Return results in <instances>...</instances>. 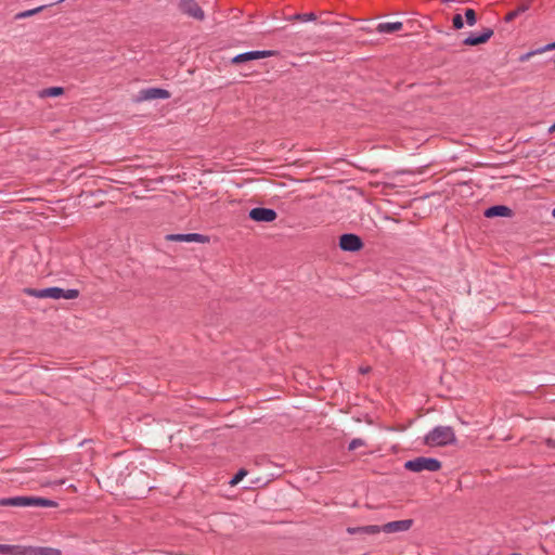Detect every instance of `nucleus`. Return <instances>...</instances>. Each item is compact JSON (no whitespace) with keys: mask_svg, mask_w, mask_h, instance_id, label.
Here are the masks:
<instances>
[{"mask_svg":"<svg viewBox=\"0 0 555 555\" xmlns=\"http://www.w3.org/2000/svg\"><path fill=\"white\" fill-rule=\"evenodd\" d=\"M550 50H555V41L537 49V52L542 53Z\"/></svg>","mask_w":555,"mask_h":555,"instance_id":"393cba45","label":"nucleus"},{"mask_svg":"<svg viewBox=\"0 0 555 555\" xmlns=\"http://www.w3.org/2000/svg\"><path fill=\"white\" fill-rule=\"evenodd\" d=\"M379 532H382V526H377V525L362 526V534H377Z\"/></svg>","mask_w":555,"mask_h":555,"instance_id":"6ab92c4d","label":"nucleus"},{"mask_svg":"<svg viewBox=\"0 0 555 555\" xmlns=\"http://www.w3.org/2000/svg\"><path fill=\"white\" fill-rule=\"evenodd\" d=\"M167 241L173 242H196V243H207L209 241L208 236L199 234V233H186V234H168L166 235Z\"/></svg>","mask_w":555,"mask_h":555,"instance_id":"f8f14e48","label":"nucleus"},{"mask_svg":"<svg viewBox=\"0 0 555 555\" xmlns=\"http://www.w3.org/2000/svg\"><path fill=\"white\" fill-rule=\"evenodd\" d=\"M545 444L551 448V449H555V439H552V438H546L544 440Z\"/></svg>","mask_w":555,"mask_h":555,"instance_id":"cd10ccee","label":"nucleus"},{"mask_svg":"<svg viewBox=\"0 0 555 555\" xmlns=\"http://www.w3.org/2000/svg\"><path fill=\"white\" fill-rule=\"evenodd\" d=\"M350 534H362V526L361 527H349L347 529Z\"/></svg>","mask_w":555,"mask_h":555,"instance_id":"a878e982","label":"nucleus"},{"mask_svg":"<svg viewBox=\"0 0 555 555\" xmlns=\"http://www.w3.org/2000/svg\"><path fill=\"white\" fill-rule=\"evenodd\" d=\"M2 555H62V552L59 548L50 546L2 544Z\"/></svg>","mask_w":555,"mask_h":555,"instance_id":"7ed1b4c3","label":"nucleus"},{"mask_svg":"<svg viewBox=\"0 0 555 555\" xmlns=\"http://www.w3.org/2000/svg\"><path fill=\"white\" fill-rule=\"evenodd\" d=\"M179 8L184 14L194 20L203 21L205 18L204 11L195 0H180Z\"/></svg>","mask_w":555,"mask_h":555,"instance_id":"6e6552de","label":"nucleus"},{"mask_svg":"<svg viewBox=\"0 0 555 555\" xmlns=\"http://www.w3.org/2000/svg\"><path fill=\"white\" fill-rule=\"evenodd\" d=\"M404 468L414 473H420L423 470L437 472L441 468V462L434 457L420 456L406 461L404 463Z\"/></svg>","mask_w":555,"mask_h":555,"instance_id":"39448f33","label":"nucleus"},{"mask_svg":"<svg viewBox=\"0 0 555 555\" xmlns=\"http://www.w3.org/2000/svg\"><path fill=\"white\" fill-rule=\"evenodd\" d=\"M2 506H13V507H29V506H38V507H55L57 503L55 501L40 498V496H13V498H2Z\"/></svg>","mask_w":555,"mask_h":555,"instance_id":"20e7f679","label":"nucleus"},{"mask_svg":"<svg viewBox=\"0 0 555 555\" xmlns=\"http://www.w3.org/2000/svg\"><path fill=\"white\" fill-rule=\"evenodd\" d=\"M247 475V470L245 468H241L230 480L231 486H236L245 476Z\"/></svg>","mask_w":555,"mask_h":555,"instance_id":"412c9836","label":"nucleus"},{"mask_svg":"<svg viewBox=\"0 0 555 555\" xmlns=\"http://www.w3.org/2000/svg\"><path fill=\"white\" fill-rule=\"evenodd\" d=\"M413 519H402L389 521L382 526V531L386 533L403 532L411 529L413 526Z\"/></svg>","mask_w":555,"mask_h":555,"instance_id":"9b49d317","label":"nucleus"},{"mask_svg":"<svg viewBox=\"0 0 555 555\" xmlns=\"http://www.w3.org/2000/svg\"><path fill=\"white\" fill-rule=\"evenodd\" d=\"M493 35V30L491 28H483V30L479 34H470L467 36L463 43L465 46H478L487 42Z\"/></svg>","mask_w":555,"mask_h":555,"instance_id":"ddd939ff","label":"nucleus"},{"mask_svg":"<svg viewBox=\"0 0 555 555\" xmlns=\"http://www.w3.org/2000/svg\"><path fill=\"white\" fill-rule=\"evenodd\" d=\"M402 27H403V24L401 22H385V23H379L376 27V30L379 34H392V33L401 30Z\"/></svg>","mask_w":555,"mask_h":555,"instance_id":"2eb2a0df","label":"nucleus"},{"mask_svg":"<svg viewBox=\"0 0 555 555\" xmlns=\"http://www.w3.org/2000/svg\"><path fill=\"white\" fill-rule=\"evenodd\" d=\"M339 247L344 251H359L363 247L362 238L353 233H345L339 237Z\"/></svg>","mask_w":555,"mask_h":555,"instance_id":"423d86ee","label":"nucleus"},{"mask_svg":"<svg viewBox=\"0 0 555 555\" xmlns=\"http://www.w3.org/2000/svg\"><path fill=\"white\" fill-rule=\"evenodd\" d=\"M64 93V89L62 87H50V88H47V89H43L41 92H40V96L42 98H47V96H59L61 94Z\"/></svg>","mask_w":555,"mask_h":555,"instance_id":"f3484780","label":"nucleus"},{"mask_svg":"<svg viewBox=\"0 0 555 555\" xmlns=\"http://www.w3.org/2000/svg\"><path fill=\"white\" fill-rule=\"evenodd\" d=\"M3 470H5V472H8V473H9L11 469H10V468H3V467H2V472H3Z\"/></svg>","mask_w":555,"mask_h":555,"instance_id":"7c9ffc66","label":"nucleus"},{"mask_svg":"<svg viewBox=\"0 0 555 555\" xmlns=\"http://www.w3.org/2000/svg\"><path fill=\"white\" fill-rule=\"evenodd\" d=\"M455 442V433L451 426H436L424 438V443L429 447H444Z\"/></svg>","mask_w":555,"mask_h":555,"instance_id":"f257e3e1","label":"nucleus"},{"mask_svg":"<svg viewBox=\"0 0 555 555\" xmlns=\"http://www.w3.org/2000/svg\"><path fill=\"white\" fill-rule=\"evenodd\" d=\"M538 53H539V52H537V50L530 51V52H528V53H526V54L521 55V56L519 57V60H520V61H526V60H528L530 56H532V55H534V54H538Z\"/></svg>","mask_w":555,"mask_h":555,"instance_id":"bb28decb","label":"nucleus"},{"mask_svg":"<svg viewBox=\"0 0 555 555\" xmlns=\"http://www.w3.org/2000/svg\"><path fill=\"white\" fill-rule=\"evenodd\" d=\"M552 216L555 218V208L553 209Z\"/></svg>","mask_w":555,"mask_h":555,"instance_id":"2f4dec72","label":"nucleus"},{"mask_svg":"<svg viewBox=\"0 0 555 555\" xmlns=\"http://www.w3.org/2000/svg\"><path fill=\"white\" fill-rule=\"evenodd\" d=\"M546 133H548V134L555 133V122L547 127Z\"/></svg>","mask_w":555,"mask_h":555,"instance_id":"c756f323","label":"nucleus"},{"mask_svg":"<svg viewBox=\"0 0 555 555\" xmlns=\"http://www.w3.org/2000/svg\"><path fill=\"white\" fill-rule=\"evenodd\" d=\"M23 292L36 298L76 299L79 296V291L76 288L64 289L57 286L42 289L27 287L24 288Z\"/></svg>","mask_w":555,"mask_h":555,"instance_id":"f03ea898","label":"nucleus"},{"mask_svg":"<svg viewBox=\"0 0 555 555\" xmlns=\"http://www.w3.org/2000/svg\"><path fill=\"white\" fill-rule=\"evenodd\" d=\"M274 54L273 51L270 50H253V51H246L243 53H240L235 55L232 59L233 64H240L248 61L259 60L268 56H272Z\"/></svg>","mask_w":555,"mask_h":555,"instance_id":"1a4fd4ad","label":"nucleus"},{"mask_svg":"<svg viewBox=\"0 0 555 555\" xmlns=\"http://www.w3.org/2000/svg\"><path fill=\"white\" fill-rule=\"evenodd\" d=\"M365 446V441L361 438H354L349 442L348 450L353 451L358 449L359 447Z\"/></svg>","mask_w":555,"mask_h":555,"instance_id":"4be33fe9","label":"nucleus"},{"mask_svg":"<svg viewBox=\"0 0 555 555\" xmlns=\"http://www.w3.org/2000/svg\"><path fill=\"white\" fill-rule=\"evenodd\" d=\"M514 215L513 210L505 205H493L488 207L483 216L486 218H495V217H507L511 218Z\"/></svg>","mask_w":555,"mask_h":555,"instance_id":"4468645a","label":"nucleus"},{"mask_svg":"<svg viewBox=\"0 0 555 555\" xmlns=\"http://www.w3.org/2000/svg\"><path fill=\"white\" fill-rule=\"evenodd\" d=\"M512 555H520V554H517V553H513Z\"/></svg>","mask_w":555,"mask_h":555,"instance_id":"473e14b6","label":"nucleus"},{"mask_svg":"<svg viewBox=\"0 0 555 555\" xmlns=\"http://www.w3.org/2000/svg\"><path fill=\"white\" fill-rule=\"evenodd\" d=\"M370 371H371V367H370V366H361V367L359 369V372H360L361 374H367Z\"/></svg>","mask_w":555,"mask_h":555,"instance_id":"c85d7f7f","label":"nucleus"},{"mask_svg":"<svg viewBox=\"0 0 555 555\" xmlns=\"http://www.w3.org/2000/svg\"><path fill=\"white\" fill-rule=\"evenodd\" d=\"M453 27L455 29H462L464 27V21L461 14H455L453 17Z\"/></svg>","mask_w":555,"mask_h":555,"instance_id":"b1692460","label":"nucleus"},{"mask_svg":"<svg viewBox=\"0 0 555 555\" xmlns=\"http://www.w3.org/2000/svg\"><path fill=\"white\" fill-rule=\"evenodd\" d=\"M248 217L256 222H272L278 218V214L272 208L256 207L249 210Z\"/></svg>","mask_w":555,"mask_h":555,"instance_id":"0eeeda50","label":"nucleus"},{"mask_svg":"<svg viewBox=\"0 0 555 555\" xmlns=\"http://www.w3.org/2000/svg\"><path fill=\"white\" fill-rule=\"evenodd\" d=\"M41 9H42V7H39V8L33 9V10H27V11L20 12V13H17L14 16V18L20 20V18H24V17H27V16H30V15L41 11Z\"/></svg>","mask_w":555,"mask_h":555,"instance_id":"5701e85b","label":"nucleus"},{"mask_svg":"<svg viewBox=\"0 0 555 555\" xmlns=\"http://www.w3.org/2000/svg\"><path fill=\"white\" fill-rule=\"evenodd\" d=\"M530 9V3L527 2V3H524L519 7H517L515 10L511 11L509 13H507V15L505 16V22H511L513 20H515L517 16H519L520 14L527 12L528 10Z\"/></svg>","mask_w":555,"mask_h":555,"instance_id":"dca6fc26","label":"nucleus"},{"mask_svg":"<svg viewBox=\"0 0 555 555\" xmlns=\"http://www.w3.org/2000/svg\"><path fill=\"white\" fill-rule=\"evenodd\" d=\"M169 98H170V93L168 90L163 89V88L152 87V88L142 89L139 92L138 99L140 101H146V100H156V99L166 100Z\"/></svg>","mask_w":555,"mask_h":555,"instance_id":"9d476101","label":"nucleus"},{"mask_svg":"<svg viewBox=\"0 0 555 555\" xmlns=\"http://www.w3.org/2000/svg\"><path fill=\"white\" fill-rule=\"evenodd\" d=\"M465 18H466L467 25H469V26H474L477 22L476 13L473 9L465 10Z\"/></svg>","mask_w":555,"mask_h":555,"instance_id":"aec40b11","label":"nucleus"},{"mask_svg":"<svg viewBox=\"0 0 555 555\" xmlns=\"http://www.w3.org/2000/svg\"><path fill=\"white\" fill-rule=\"evenodd\" d=\"M288 21L297 20L301 22H313L317 20V15L312 12L310 13H297L287 18Z\"/></svg>","mask_w":555,"mask_h":555,"instance_id":"a211bd4d","label":"nucleus"}]
</instances>
